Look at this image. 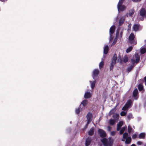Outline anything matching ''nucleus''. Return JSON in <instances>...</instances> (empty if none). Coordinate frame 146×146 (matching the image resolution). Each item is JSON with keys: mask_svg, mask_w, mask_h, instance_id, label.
Returning a JSON list of instances; mask_svg holds the SVG:
<instances>
[{"mask_svg": "<svg viewBox=\"0 0 146 146\" xmlns=\"http://www.w3.org/2000/svg\"><path fill=\"white\" fill-rule=\"evenodd\" d=\"M109 141L107 139L103 138L101 141L104 146H112L113 143V140L111 137L108 138Z\"/></svg>", "mask_w": 146, "mask_h": 146, "instance_id": "1", "label": "nucleus"}, {"mask_svg": "<svg viewBox=\"0 0 146 146\" xmlns=\"http://www.w3.org/2000/svg\"><path fill=\"white\" fill-rule=\"evenodd\" d=\"M124 1V0H119L117 5V8L119 13L120 12L124 11L126 8L125 5H122Z\"/></svg>", "mask_w": 146, "mask_h": 146, "instance_id": "2", "label": "nucleus"}, {"mask_svg": "<svg viewBox=\"0 0 146 146\" xmlns=\"http://www.w3.org/2000/svg\"><path fill=\"white\" fill-rule=\"evenodd\" d=\"M86 117L87 122L86 126H87L92 121L93 117L92 114L91 113L89 112L86 115Z\"/></svg>", "mask_w": 146, "mask_h": 146, "instance_id": "3", "label": "nucleus"}, {"mask_svg": "<svg viewBox=\"0 0 146 146\" xmlns=\"http://www.w3.org/2000/svg\"><path fill=\"white\" fill-rule=\"evenodd\" d=\"M115 26L114 25L112 26L110 28V41L111 42L113 39L112 34L115 31Z\"/></svg>", "mask_w": 146, "mask_h": 146, "instance_id": "4", "label": "nucleus"}, {"mask_svg": "<svg viewBox=\"0 0 146 146\" xmlns=\"http://www.w3.org/2000/svg\"><path fill=\"white\" fill-rule=\"evenodd\" d=\"M98 133L100 136L102 138H104L106 136V134L105 131L101 129H99L98 130Z\"/></svg>", "mask_w": 146, "mask_h": 146, "instance_id": "5", "label": "nucleus"}, {"mask_svg": "<svg viewBox=\"0 0 146 146\" xmlns=\"http://www.w3.org/2000/svg\"><path fill=\"white\" fill-rule=\"evenodd\" d=\"M126 16L124 15L121 16L119 19V26H121L124 23L125 20Z\"/></svg>", "mask_w": 146, "mask_h": 146, "instance_id": "6", "label": "nucleus"}, {"mask_svg": "<svg viewBox=\"0 0 146 146\" xmlns=\"http://www.w3.org/2000/svg\"><path fill=\"white\" fill-rule=\"evenodd\" d=\"M138 94V91L137 88L135 89L133 92V96L134 98L135 99H137V95Z\"/></svg>", "mask_w": 146, "mask_h": 146, "instance_id": "7", "label": "nucleus"}, {"mask_svg": "<svg viewBox=\"0 0 146 146\" xmlns=\"http://www.w3.org/2000/svg\"><path fill=\"white\" fill-rule=\"evenodd\" d=\"M99 71L97 69L94 70L93 72L92 76L94 78L96 77L99 74Z\"/></svg>", "mask_w": 146, "mask_h": 146, "instance_id": "8", "label": "nucleus"}, {"mask_svg": "<svg viewBox=\"0 0 146 146\" xmlns=\"http://www.w3.org/2000/svg\"><path fill=\"white\" fill-rule=\"evenodd\" d=\"M92 141L91 138L88 137L86 140L85 146H88L90 144Z\"/></svg>", "mask_w": 146, "mask_h": 146, "instance_id": "9", "label": "nucleus"}, {"mask_svg": "<svg viewBox=\"0 0 146 146\" xmlns=\"http://www.w3.org/2000/svg\"><path fill=\"white\" fill-rule=\"evenodd\" d=\"M92 96V94L90 92H86L84 94V98L86 99L90 98Z\"/></svg>", "mask_w": 146, "mask_h": 146, "instance_id": "10", "label": "nucleus"}, {"mask_svg": "<svg viewBox=\"0 0 146 146\" xmlns=\"http://www.w3.org/2000/svg\"><path fill=\"white\" fill-rule=\"evenodd\" d=\"M117 59V55L116 54H115L113 55L112 58L111 63L115 64L116 63V60Z\"/></svg>", "mask_w": 146, "mask_h": 146, "instance_id": "11", "label": "nucleus"}, {"mask_svg": "<svg viewBox=\"0 0 146 146\" xmlns=\"http://www.w3.org/2000/svg\"><path fill=\"white\" fill-rule=\"evenodd\" d=\"M134 12V10L133 9H131L129 11V13H127L126 14V16L128 17H130L133 15Z\"/></svg>", "mask_w": 146, "mask_h": 146, "instance_id": "12", "label": "nucleus"}, {"mask_svg": "<svg viewBox=\"0 0 146 146\" xmlns=\"http://www.w3.org/2000/svg\"><path fill=\"white\" fill-rule=\"evenodd\" d=\"M139 28V24H134L133 26V30L136 32L138 31Z\"/></svg>", "mask_w": 146, "mask_h": 146, "instance_id": "13", "label": "nucleus"}, {"mask_svg": "<svg viewBox=\"0 0 146 146\" xmlns=\"http://www.w3.org/2000/svg\"><path fill=\"white\" fill-rule=\"evenodd\" d=\"M135 63H137L140 61V56L137 53H136L135 55Z\"/></svg>", "mask_w": 146, "mask_h": 146, "instance_id": "14", "label": "nucleus"}, {"mask_svg": "<svg viewBox=\"0 0 146 146\" xmlns=\"http://www.w3.org/2000/svg\"><path fill=\"white\" fill-rule=\"evenodd\" d=\"M132 104V100H129L127 102L125 105L128 108H129Z\"/></svg>", "mask_w": 146, "mask_h": 146, "instance_id": "15", "label": "nucleus"}, {"mask_svg": "<svg viewBox=\"0 0 146 146\" xmlns=\"http://www.w3.org/2000/svg\"><path fill=\"white\" fill-rule=\"evenodd\" d=\"M94 128L93 127L91 128L88 131V135L90 136H92L94 134Z\"/></svg>", "mask_w": 146, "mask_h": 146, "instance_id": "16", "label": "nucleus"}, {"mask_svg": "<svg viewBox=\"0 0 146 146\" xmlns=\"http://www.w3.org/2000/svg\"><path fill=\"white\" fill-rule=\"evenodd\" d=\"M123 123L122 122L120 121L117 124V131L120 130L121 127L123 125Z\"/></svg>", "mask_w": 146, "mask_h": 146, "instance_id": "17", "label": "nucleus"}, {"mask_svg": "<svg viewBox=\"0 0 146 146\" xmlns=\"http://www.w3.org/2000/svg\"><path fill=\"white\" fill-rule=\"evenodd\" d=\"M145 133H142L139 135L138 137L139 139H145Z\"/></svg>", "mask_w": 146, "mask_h": 146, "instance_id": "18", "label": "nucleus"}, {"mask_svg": "<svg viewBox=\"0 0 146 146\" xmlns=\"http://www.w3.org/2000/svg\"><path fill=\"white\" fill-rule=\"evenodd\" d=\"M126 139L125 143L127 144H130L131 141V138L130 137H128Z\"/></svg>", "mask_w": 146, "mask_h": 146, "instance_id": "19", "label": "nucleus"}, {"mask_svg": "<svg viewBox=\"0 0 146 146\" xmlns=\"http://www.w3.org/2000/svg\"><path fill=\"white\" fill-rule=\"evenodd\" d=\"M109 46H105L104 48V53L106 54H108L109 50Z\"/></svg>", "mask_w": 146, "mask_h": 146, "instance_id": "20", "label": "nucleus"}, {"mask_svg": "<svg viewBox=\"0 0 146 146\" xmlns=\"http://www.w3.org/2000/svg\"><path fill=\"white\" fill-rule=\"evenodd\" d=\"M145 13L146 11L145 9L144 8H142L140 12V14L141 15L143 16L145 15Z\"/></svg>", "mask_w": 146, "mask_h": 146, "instance_id": "21", "label": "nucleus"}, {"mask_svg": "<svg viewBox=\"0 0 146 146\" xmlns=\"http://www.w3.org/2000/svg\"><path fill=\"white\" fill-rule=\"evenodd\" d=\"M90 82L91 83V86L92 89H93L94 88L96 84V80H94L92 82V81H90Z\"/></svg>", "mask_w": 146, "mask_h": 146, "instance_id": "22", "label": "nucleus"}, {"mask_svg": "<svg viewBox=\"0 0 146 146\" xmlns=\"http://www.w3.org/2000/svg\"><path fill=\"white\" fill-rule=\"evenodd\" d=\"M88 103V100H85L82 101L81 104H82L84 107H85L87 105Z\"/></svg>", "mask_w": 146, "mask_h": 146, "instance_id": "23", "label": "nucleus"}, {"mask_svg": "<svg viewBox=\"0 0 146 146\" xmlns=\"http://www.w3.org/2000/svg\"><path fill=\"white\" fill-rule=\"evenodd\" d=\"M82 110V108L80 107V106L78 108L76 109V113L77 114H79Z\"/></svg>", "mask_w": 146, "mask_h": 146, "instance_id": "24", "label": "nucleus"}, {"mask_svg": "<svg viewBox=\"0 0 146 146\" xmlns=\"http://www.w3.org/2000/svg\"><path fill=\"white\" fill-rule=\"evenodd\" d=\"M134 37L135 36L133 34L131 33L129 37V40L130 41H132L133 40Z\"/></svg>", "mask_w": 146, "mask_h": 146, "instance_id": "25", "label": "nucleus"}, {"mask_svg": "<svg viewBox=\"0 0 146 146\" xmlns=\"http://www.w3.org/2000/svg\"><path fill=\"white\" fill-rule=\"evenodd\" d=\"M140 52L141 54H144L146 52V48H143L140 49Z\"/></svg>", "mask_w": 146, "mask_h": 146, "instance_id": "26", "label": "nucleus"}, {"mask_svg": "<svg viewBox=\"0 0 146 146\" xmlns=\"http://www.w3.org/2000/svg\"><path fill=\"white\" fill-rule=\"evenodd\" d=\"M104 65V62L103 61H102L99 64V68L101 69L103 67Z\"/></svg>", "mask_w": 146, "mask_h": 146, "instance_id": "27", "label": "nucleus"}, {"mask_svg": "<svg viewBox=\"0 0 146 146\" xmlns=\"http://www.w3.org/2000/svg\"><path fill=\"white\" fill-rule=\"evenodd\" d=\"M115 123L114 120L113 119H110V125H114Z\"/></svg>", "mask_w": 146, "mask_h": 146, "instance_id": "28", "label": "nucleus"}, {"mask_svg": "<svg viewBox=\"0 0 146 146\" xmlns=\"http://www.w3.org/2000/svg\"><path fill=\"white\" fill-rule=\"evenodd\" d=\"M128 60V58L127 56H125L124 57L123 61L124 63L127 62Z\"/></svg>", "mask_w": 146, "mask_h": 146, "instance_id": "29", "label": "nucleus"}, {"mask_svg": "<svg viewBox=\"0 0 146 146\" xmlns=\"http://www.w3.org/2000/svg\"><path fill=\"white\" fill-rule=\"evenodd\" d=\"M138 88L139 91H141L143 89V86L141 84H139L138 86Z\"/></svg>", "mask_w": 146, "mask_h": 146, "instance_id": "30", "label": "nucleus"}, {"mask_svg": "<svg viewBox=\"0 0 146 146\" xmlns=\"http://www.w3.org/2000/svg\"><path fill=\"white\" fill-rule=\"evenodd\" d=\"M133 47L132 46H130L129 47L127 48L126 50V52L127 53H128L130 52L132 49Z\"/></svg>", "mask_w": 146, "mask_h": 146, "instance_id": "31", "label": "nucleus"}, {"mask_svg": "<svg viewBox=\"0 0 146 146\" xmlns=\"http://www.w3.org/2000/svg\"><path fill=\"white\" fill-rule=\"evenodd\" d=\"M119 117V115L117 113H116L113 116V117L115 119H118Z\"/></svg>", "mask_w": 146, "mask_h": 146, "instance_id": "32", "label": "nucleus"}, {"mask_svg": "<svg viewBox=\"0 0 146 146\" xmlns=\"http://www.w3.org/2000/svg\"><path fill=\"white\" fill-rule=\"evenodd\" d=\"M128 135L127 133H125L123 134V139H125L127 138Z\"/></svg>", "mask_w": 146, "mask_h": 146, "instance_id": "33", "label": "nucleus"}, {"mask_svg": "<svg viewBox=\"0 0 146 146\" xmlns=\"http://www.w3.org/2000/svg\"><path fill=\"white\" fill-rule=\"evenodd\" d=\"M134 66L133 65H131L127 68V70L129 72H130L133 68Z\"/></svg>", "mask_w": 146, "mask_h": 146, "instance_id": "34", "label": "nucleus"}, {"mask_svg": "<svg viewBox=\"0 0 146 146\" xmlns=\"http://www.w3.org/2000/svg\"><path fill=\"white\" fill-rule=\"evenodd\" d=\"M115 64L114 63H111L110 68V70H111L113 69Z\"/></svg>", "mask_w": 146, "mask_h": 146, "instance_id": "35", "label": "nucleus"}, {"mask_svg": "<svg viewBox=\"0 0 146 146\" xmlns=\"http://www.w3.org/2000/svg\"><path fill=\"white\" fill-rule=\"evenodd\" d=\"M132 130V128L131 127L130 125L128 126V132L130 133H131V131Z\"/></svg>", "mask_w": 146, "mask_h": 146, "instance_id": "36", "label": "nucleus"}, {"mask_svg": "<svg viewBox=\"0 0 146 146\" xmlns=\"http://www.w3.org/2000/svg\"><path fill=\"white\" fill-rule=\"evenodd\" d=\"M115 110L114 109H113L112 110H111V111H110L109 113L110 115H111L113 114L115 112Z\"/></svg>", "mask_w": 146, "mask_h": 146, "instance_id": "37", "label": "nucleus"}, {"mask_svg": "<svg viewBox=\"0 0 146 146\" xmlns=\"http://www.w3.org/2000/svg\"><path fill=\"white\" fill-rule=\"evenodd\" d=\"M127 118L128 120H129L131 118H132V114H129L127 115Z\"/></svg>", "mask_w": 146, "mask_h": 146, "instance_id": "38", "label": "nucleus"}, {"mask_svg": "<svg viewBox=\"0 0 146 146\" xmlns=\"http://www.w3.org/2000/svg\"><path fill=\"white\" fill-rule=\"evenodd\" d=\"M126 113L124 111H122L120 113V115L122 116H125L126 115Z\"/></svg>", "mask_w": 146, "mask_h": 146, "instance_id": "39", "label": "nucleus"}, {"mask_svg": "<svg viewBox=\"0 0 146 146\" xmlns=\"http://www.w3.org/2000/svg\"><path fill=\"white\" fill-rule=\"evenodd\" d=\"M129 108H128L125 105L122 108V110L125 111L127 110Z\"/></svg>", "mask_w": 146, "mask_h": 146, "instance_id": "40", "label": "nucleus"}, {"mask_svg": "<svg viewBox=\"0 0 146 146\" xmlns=\"http://www.w3.org/2000/svg\"><path fill=\"white\" fill-rule=\"evenodd\" d=\"M137 136V135L136 134H135L132 136V138L133 139L136 138Z\"/></svg>", "mask_w": 146, "mask_h": 146, "instance_id": "41", "label": "nucleus"}, {"mask_svg": "<svg viewBox=\"0 0 146 146\" xmlns=\"http://www.w3.org/2000/svg\"><path fill=\"white\" fill-rule=\"evenodd\" d=\"M115 131H112L111 133V136H114L115 135Z\"/></svg>", "mask_w": 146, "mask_h": 146, "instance_id": "42", "label": "nucleus"}, {"mask_svg": "<svg viewBox=\"0 0 146 146\" xmlns=\"http://www.w3.org/2000/svg\"><path fill=\"white\" fill-rule=\"evenodd\" d=\"M131 62L132 64H133L135 63V61L133 59H131Z\"/></svg>", "mask_w": 146, "mask_h": 146, "instance_id": "43", "label": "nucleus"}, {"mask_svg": "<svg viewBox=\"0 0 146 146\" xmlns=\"http://www.w3.org/2000/svg\"><path fill=\"white\" fill-rule=\"evenodd\" d=\"M117 38H115L112 44V45H114L115 44V42H116Z\"/></svg>", "mask_w": 146, "mask_h": 146, "instance_id": "44", "label": "nucleus"}, {"mask_svg": "<svg viewBox=\"0 0 146 146\" xmlns=\"http://www.w3.org/2000/svg\"><path fill=\"white\" fill-rule=\"evenodd\" d=\"M143 143L142 142L138 141L137 142V144L139 145H140L142 144Z\"/></svg>", "mask_w": 146, "mask_h": 146, "instance_id": "45", "label": "nucleus"}, {"mask_svg": "<svg viewBox=\"0 0 146 146\" xmlns=\"http://www.w3.org/2000/svg\"><path fill=\"white\" fill-rule=\"evenodd\" d=\"M124 132V131L121 129L120 131V134H122Z\"/></svg>", "mask_w": 146, "mask_h": 146, "instance_id": "46", "label": "nucleus"}, {"mask_svg": "<svg viewBox=\"0 0 146 146\" xmlns=\"http://www.w3.org/2000/svg\"><path fill=\"white\" fill-rule=\"evenodd\" d=\"M108 129L109 131H110L111 129V127L110 126H108Z\"/></svg>", "mask_w": 146, "mask_h": 146, "instance_id": "47", "label": "nucleus"}, {"mask_svg": "<svg viewBox=\"0 0 146 146\" xmlns=\"http://www.w3.org/2000/svg\"><path fill=\"white\" fill-rule=\"evenodd\" d=\"M127 128V126H125L124 127H123L121 129H122L124 131H125L126 129Z\"/></svg>", "mask_w": 146, "mask_h": 146, "instance_id": "48", "label": "nucleus"}, {"mask_svg": "<svg viewBox=\"0 0 146 146\" xmlns=\"http://www.w3.org/2000/svg\"><path fill=\"white\" fill-rule=\"evenodd\" d=\"M133 2H139L141 1V0H132Z\"/></svg>", "mask_w": 146, "mask_h": 146, "instance_id": "49", "label": "nucleus"}, {"mask_svg": "<svg viewBox=\"0 0 146 146\" xmlns=\"http://www.w3.org/2000/svg\"><path fill=\"white\" fill-rule=\"evenodd\" d=\"M131 24H129V25H128L129 28H131Z\"/></svg>", "mask_w": 146, "mask_h": 146, "instance_id": "50", "label": "nucleus"}, {"mask_svg": "<svg viewBox=\"0 0 146 146\" xmlns=\"http://www.w3.org/2000/svg\"><path fill=\"white\" fill-rule=\"evenodd\" d=\"M144 79L145 82V84L146 85V76L144 77Z\"/></svg>", "mask_w": 146, "mask_h": 146, "instance_id": "51", "label": "nucleus"}, {"mask_svg": "<svg viewBox=\"0 0 146 146\" xmlns=\"http://www.w3.org/2000/svg\"><path fill=\"white\" fill-rule=\"evenodd\" d=\"M131 146H135V145L134 144H132Z\"/></svg>", "mask_w": 146, "mask_h": 146, "instance_id": "52", "label": "nucleus"}, {"mask_svg": "<svg viewBox=\"0 0 146 146\" xmlns=\"http://www.w3.org/2000/svg\"><path fill=\"white\" fill-rule=\"evenodd\" d=\"M7 0H0V1H5Z\"/></svg>", "mask_w": 146, "mask_h": 146, "instance_id": "53", "label": "nucleus"}, {"mask_svg": "<svg viewBox=\"0 0 146 146\" xmlns=\"http://www.w3.org/2000/svg\"><path fill=\"white\" fill-rule=\"evenodd\" d=\"M136 44V42H135L134 43H133V44L135 45Z\"/></svg>", "mask_w": 146, "mask_h": 146, "instance_id": "54", "label": "nucleus"}, {"mask_svg": "<svg viewBox=\"0 0 146 146\" xmlns=\"http://www.w3.org/2000/svg\"><path fill=\"white\" fill-rule=\"evenodd\" d=\"M122 141H124V140H123V139H122Z\"/></svg>", "mask_w": 146, "mask_h": 146, "instance_id": "55", "label": "nucleus"}, {"mask_svg": "<svg viewBox=\"0 0 146 146\" xmlns=\"http://www.w3.org/2000/svg\"><path fill=\"white\" fill-rule=\"evenodd\" d=\"M144 146H146V143L145 144Z\"/></svg>", "mask_w": 146, "mask_h": 146, "instance_id": "56", "label": "nucleus"}]
</instances>
